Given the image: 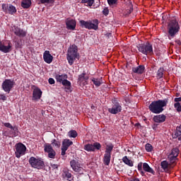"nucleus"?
I'll list each match as a JSON object with an SVG mask.
<instances>
[{
	"instance_id": "obj_1",
	"label": "nucleus",
	"mask_w": 181,
	"mask_h": 181,
	"mask_svg": "<svg viewBox=\"0 0 181 181\" xmlns=\"http://www.w3.org/2000/svg\"><path fill=\"white\" fill-rule=\"evenodd\" d=\"M169 103V99L165 98L164 100H158L152 101L150 105L148 106V109L150 112L154 114H160L164 111L163 107L167 106Z\"/></svg>"
},
{
	"instance_id": "obj_2",
	"label": "nucleus",
	"mask_w": 181,
	"mask_h": 181,
	"mask_svg": "<svg viewBox=\"0 0 181 181\" xmlns=\"http://www.w3.org/2000/svg\"><path fill=\"white\" fill-rule=\"evenodd\" d=\"M180 31V25L177 22V20L173 19L168 22L167 25L168 37L169 40L175 38L177 36Z\"/></svg>"
},
{
	"instance_id": "obj_3",
	"label": "nucleus",
	"mask_w": 181,
	"mask_h": 181,
	"mask_svg": "<svg viewBox=\"0 0 181 181\" xmlns=\"http://www.w3.org/2000/svg\"><path fill=\"white\" fill-rule=\"evenodd\" d=\"M78 52V48L77 45H72L69 47L66 55V59L68 60L69 65H73L74 62L76 61V59H80V54Z\"/></svg>"
},
{
	"instance_id": "obj_4",
	"label": "nucleus",
	"mask_w": 181,
	"mask_h": 181,
	"mask_svg": "<svg viewBox=\"0 0 181 181\" xmlns=\"http://www.w3.org/2000/svg\"><path fill=\"white\" fill-rule=\"evenodd\" d=\"M137 49L139 52L145 55L152 56L154 54L153 45L149 42L139 44L137 45Z\"/></svg>"
},
{
	"instance_id": "obj_5",
	"label": "nucleus",
	"mask_w": 181,
	"mask_h": 181,
	"mask_svg": "<svg viewBox=\"0 0 181 181\" xmlns=\"http://www.w3.org/2000/svg\"><path fill=\"white\" fill-rule=\"evenodd\" d=\"M80 25L83 28L88 30H98L99 26L98 19L89 20L88 21H85V20H80Z\"/></svg>"
},
{
	"instance_id": "obj_6",
	"label": "nucleus",
	"mask_w": 181,
	"mask_h": 181,
	"mask_svg": "<svg viewBox=\"0 0 181 181\" xmlns=\"http://www.w3.org/2000/svg\"><path fill=\"white\" fill-rule=\"evenodd\" d=\"M70 166L74 172L83 175L84 173V169L83 168V165L80 163L78 160H71L70 161Z\"/></svg>"
},
{
	"instance_id": "obj_7",
	"label": "nucleus",
	"mask_w": 181,
	"mask_h": 181,
	"mask_svg": "<svg viewBox=\"0 0 181 181\" xmlns=\"http://www.w3.org/2000/svg\"><path fill=\"white\" fill-rule=\"evenodd\" d=\"M29 163L31 167L38 170L42 169L45 167V163L42 158H36L33 156L30 158Z\"/></svg>"
},
{
	"instance_id": "obj_8",
	"label": "nucleus",
	"mask_w": 181,
	"mask_h": 181,
	"mask_svg": "<svg viewBox=\"0 0 181 181\" xmlns=\"http://www.w3.org/2000/svg\"><path fill=\"white\" fill-rule=\"evenodd\" d=\"M15 86V82L13 80L11 79H5L3 81V83L1 85V88L3 89V91L7 93H10L11 90Z\"/></svg>"
},
{
	"instance_id": "obj_9",
	"label": "nucleus",
	"mask_w": 181,
	"mask_h": 181,
	"mask_svg": "<svg viewBox=\"0 0 181 181\" xmlns=\"http://www.w3.org/2000/svg\"><path fill=\"white\" fill-rule=\"evenodd\" d=\"M122 110V107L117 100H113L112 107L111 108L107 109V111L113 115L118 114L119 112H121Z\"/></svg>"
},
{
	"instance_id": "obj_10",
	"label": "nucleus",
	"mask_w": 181,
	"mask_h": 181,
	"mask_svg": "<svg viewBox=\"0 0 181 181\" xmlns=\"http://www.w3.org/2000/svg\"><path fill=\"white\" fill-rule=\"evenodd\" d=\"M26 146L23 144H17L16 146V157L17 158H21L23 155H25L26 151Z\"/></svg>"
},
{
	"instance_id": "obj_11",
	"label": "nucleus",
	"mask_w": 181,
	"mask_h": 181,
	"mask_svg": "<svg viewBox=\"0 0 181 181\" xmlns=\"http://www.w3.org/2000/svg\"><path fill=\"white\" fill-rule=\"evenodd\" d=\"M3 11L6 13H9L11 15H13L17 12V9L13 4H2Z\"/></svg>"
},
{
	"instance_id": "obj_12",
	"label": "nucleus",
	"mask_w": 181,
	"mask_h": 181,
	"mask_svg": "<svg viewBox=\"0 0 181 181\" xmlns=\"http://www.w3.org/2000/svg\"><path fill=\"white\" fill-rule=\"evenodd\" d=\"M44 151L45 153H47L48 158L54 159L57 155V153L53 149L52 144H46L44 146Z\"/></svg>"
},
{
	"instance_id": "obj_13",
	"label": "nucleus",
	"mask_w": 181,
	"mask_h": 181,
	"mask_svg": "<svg viewBox=\"0 0 181 181\" xmlns=\"http://www.w3.org/2000/svg\"><path fill=\"white\" fill-rule=\"evenodd\" d=\"M71 145H73L72 141H71L70 139H64V141H62V146L61 148L62 156H64L66 155V151Z\"/></svg>"
},
{
	"instance_id": "obj_14",
	"label": "nucleus",
	"mask_w": 181,
	"mask_h": 181,
	"mask_svg": "<svg viewBox=\"0 0 181 181\" xmlns=\"http://www.w3.org/2000/svg\"><path fill=\"white\" fill-rule=\"evenodd\" d=\"M13 32L17 37L20 38H23L27 36V32L22 30V28H19L18 26H13Z\"/></svg>"
},
{
	"instance_id": "obj_15",
	"label": "nucleus",
	"mask_w": 181,
	"mask_h": 181,
	"mask_svg": "<svg viewBox=\"0 0 181 181\" xmlns=\"http://www.w3.org/2000/svg\"><path fill=\"white\" fill-rule=\"evenodd\" d=\"M13 45L8 42V45H5L1 41L0 42V51L3 53H10L12 51Z\"/></svg>"
},
{
	"instance_id": "obj_16",
	"label": "nucleus",
	"mask_w": 181,
	"mask_h": 181,
	"mask_svg": "<svg viewBox=\"0 0 181 181\" xmlns=\"http://www.w3.org/2000/svg\"><path fill=\"white\" fill-rule=\"evenodd\" d=\"M66 28L69 30H75L76 28V22L75 19L67 18L66 20Z\"/></svg>"
},
{
	"instance_id": "obj_17",
	"label": "nucleus",
	"mask_w": 181,
	"mask_h": 181,
	"mask_svg": "<svg viewBox=\"0 0 181 181\" xmlns=\"http://www.w3.org/2000/svg\"><path fill=\"white\" fill-rule=\"evenodd\" d=\"M62 177L63 179H67L68 181H74V177L69 169H64L62 170Z\"/></svg>"
},
{
	"instance_id": "obj_18",
	"label": "nucleus",
	"mask_w": 181,
	"mask_h": 181,
	"mask_svg": "<svg viewBox=\"0 0 181 181\" xmlns=\"http://www.w3.org/2000/svg\"><path fill=\"white\" fill-rule=\"evenodd\" d=\"M88 81V76H86V72H83V74H80L78 78V84L79 85H86Z\"/></svg>"
},
{
	"instance_id": "obj_19",
	"label": "nucleus",
	"mask_w": 181,
	"mask_h": 181,
	"mask_svg": "<svg viewBox=\"0 0 181 181\" xmlns=\"http://www.w3.org/2000/svg\"><path fill=\"white\" fill-rule=\"evenodd\" d=\"M126 10L124 12V16H129L133 11V5H132V1L130 0H127L126 2Z\"/></svg>"
},
{
	"instance_id": "obj_20",
	"label": "nucleus",
	"mask_w": 181,
	"mask_h": 181,
	"mask_svg": "<svg viewBox=\"0 0 181 181\" xmlns=\"http://www.w3.org/2000/svg\"><path fill=\"white\" fill-rule=\"evenodd\" d=\"M43 59L47 64H52L53 61V57L52 56L49 50H46L44 52Z\"/></svg>"
},
{
	"instance_id": "obj_21",
	"label": "nucleus",
	"mask_w": 181,
	"mask_h": 181,
	"mask_svg": "<svg viewBox=\"0 0 181 181\" xmlns=\"http://www.w3.org/2000/svg\"><path fill=\"white\" fill-rule=\"evenodd\" d=\"M42 95V91L40 88H35L33 91V98L35 100H40Z\"/></svg>"
},
{
	"instance_id": "obj_22",
	"label": "nucleus",
	"mask_w": 181,
	"mask_h": 181,
	"mask_svg": "<svg viewBox=\"0 0 181 181\" xmlns=\"http://www.w3.org/2000/svg\"><path fill=\"white\" fill-rule=\"evenodd\" d=\"M167 117L165 115H154L153 120L158 124H162L166 120Z\"/></svg>"
},
{
	"instance_id": "obj_23",
	"label": "nucleus",
	"mask_w": 181,
	"mask_h": 181,
	"mask_svg": "<svg viewBox=\"0 0 181 181\" xmlns=\"http://www.w3.org/2000/svg\"><path fill=\"white\" fill-rule=\"evenodd\" d=\"M143 170H144V172L146 173H148L155 175V170L152 169L151 167L149 166L148 163H143Z\"/></svg>"
},
{
	"instance_id": "obj_24",
	"label": "nucleus",
	"mask_w": 181,
	"mask_h": 181,
	"mask_svg": "<svg viewBox=\"0 0 181 181\" xmlns=\"http://www.w3.org/2000/svg\"><path fill=\"white\" fill-rule=\"evenodd\" d=\"M145 70V66L139 65L136 67L132 68V71L136 74H143Z\"/></svg>"
},
{
	"instance_id": "obj_25",
	"label": "nucleus",
	"mask_w": 181,
	"mask_h": 181,
	"mask_svg": "<svg viewBox=\"0 0 181 181\" xmlns=\"http://www.w3.org/2000/svg\"><path fill=\"white\" fill-rule=\"evenodd\" d=\"M110 160H111V154L105 153L104 157H103L104 165L107 166L110 165Z\"/></svg>"
},
{
	"instance_id": "obj_26",
	"label": "nucleus",
	"mask_w": 181,
	"mask_h": 181,
	"mask_svg": "<svg viewBox=\"0 0 181 181\" xmlns=\"http://www.w3.org/2000/svg\"><path fill=\"white\" fill-rule=\"evenodd\" d=\"M62 84L65 87L66 92L69 91L71 90V83L69 81H68L66 79H64Z\"/></svg>"
},
{
	"instance_id": "obj_27",
	"label": "nucleus",
	"mask_w": 181,
	"mask_h": 181,
	"mask_svg": "<svg viewBox=\"0 0 181 181\" xmlns=\"http://www.w3.org/2000/svg\"><path fill=\"white\" fill-rule=\"evenodd\" d=\"M122 160L125 163V165L129 166V167H133L134 166V162L129 158L125 156L122 158Z\"/></svg>"
},
{
	"instance_id": "obj_28",
	"label": "nucleus",
	"mask_w": 181,
	"mask_h": 181,
	"mask_svg": "<svg viewBox=\"0 0 181 181\" xmlns=\"http://www.w3.org/2000/svg\"><path fill=\"white\" fill-rule=\"evenodd\" d=\"M32 5L31 0H23L21 2V6L23 8H29Z\"/></svg>"
},
{
	"instance_id": "obj_29",
	"label": "nucleus",
	"mask_w": 181,
	"mask_h": 181,
	"mask_svg": "<svg viewBox=\"0 0 181 181\" xmlns=\"http://www.w3.org/2000/svg\"><path fill=\"white\" fill-rule=\"evenodd\" d=\"M67 78L66 74L56 75L55 78L58 83H62L64 80Z\"/></svg>"
},
{
	"instance_id": "obj_30",
	"label": "nucleus",
	"mask_w": 181,
	"mask_h": 181,
	"mask_svg": "<svg viewBox=\"0 0 181 181\" xmlns=\"http://www.w3.org/2000/svg\"><path fill=\"white\" fill-rule=\"evenodd\" d=\"M91 81L97 88L100 87L103 84L102 78H92Z\"/></svg>"
},
{
	"instance_id": "obj_31",
	"label": "nucleus",
	"mask_w": 181,
	"mask_h": 181,
	"mask_svg": "<svg viewBox=\"0 0 181 181\" xmlns=\"http://www.w3.org/2000/svg\"><path fill=\"white\" fill-rule=\"evenodd\" d=\"M114 148V145L112 144H106L105 153L112 154V150Z\"/></svg>"
},
{
	"instance_id": "obj_32",
	"label": "nucleus",
	"mask_w": 181,
	"mask_h": 181,
	"mask_svg": "<svg viewBox=\"0 0 181 181\" xmlns=\"http://www.w3.org/2000/svg\"><path fill=\"white\" fill-rule=\"evenodd\" d=\"M161 168H163L165 172L169 170V163L166 160H163L160 163Z\"/></svg>"
},
{
	"instance_id": "obj_33",
	"label": "nucleus",
	"mask_w": 181,
	"mask_h": 181,
	"mask_svg": "<svg viewBox=\"0 0 181 181\" xmlns=\"http://www.w3.org/2000/svg\"><path fill=\"white\" fill-rule=\"evenodd\" d=\"M83 149L88 152H91V151L94 152V146L93 144H88L84 145Z\"/></svg>"
},
{
	"instance_id": "obj_34",
	"label": "nucleus",
	"mask_w": 181,
	"mask_h": 181,
	"mask_svg": "<svg viewBox=\"0 0 181 181\" xmlns=\"http://www.w3.org/2000/svg\"><path fill=\"white\" fill-rule=\"evenodd\" d=\"M81 3L86 6H92L95 3V0H81Z\"/></svg>"
},
{
	"instance_id": "obj_35",
	"label": "nucleus",
	"mask_w": 181,
	"mask_h": 181,
	"mask_svg": "<svg viewBox=\"0 0 181 181\" xmlns=\"http://www.w3.org/2000/svg\"><path fill=\"white\" fill-rule=\"evenodd\" d=\"M54 148H59L61 146V141L57 139H52L51 144Z\"/></svg>"
},
{
	"instance_id": "obj_36",
	"label": "nucleus",
	"mask_w": 181,
	"mask_h": 181,
	"mask_svg": "<svg viewBox=\"0 0 181 181\" xmlns=\"http://www.w3.org/2000/svg\"><path fill=\"white\" fill-rule=\"evenodd\" d=\"M163 71H164V69L163 67H160L158 69V71H157V76H156L158 79H161L163 78Z\"/></svg>"
},
{
	"instance_id": "obj_37",
	"label": "nucleus",
	"mask_w": 181,
	"mask_h": 181,
	"mask_svg": "<svg viewBox=\"0 0 181 181\" xmlns=\"http://www.w3.org/2000/svg\"><path fill=\"white\" fill-rule=\"evenodd\" d=\"M168 158H169V160H170L171 165H176V160H177V157L170 154L168 156Z\"/></svg>"
},
{
	"instance_id": "obj_38",
	"label": "nucleus",
	"mask_w": 181,
	"mask_h": 181,
	"mask_svg": "<svg viewBox=\"0 0 181 181\" xmlns=\"http://www.w3.org/2000/svg\"><path fill=\"white\" fill-rule=\"evenodd\" d=\"M143 165H144L143 163L141 162L139 163L137 165V169L142 176H145V172L142 168Z\"/></svg>"
},
{
	"instance_id": "obj_39",
	"label": "nucleus",
	"mask_w": 181,
	"mask_h": 181,
	"mask_svg": "<svg viewBox=\"0 0 181 181\" xmlns=\"http://www.w3.org/2000/svg\"><path fill=\"white\" fill-rule=\"evenodd\" d=\"M180 150L178 148H175L172 149V152L170 155H173V156L177 158Z\"/></svg>"
},
{
	"instance_id": "obj_40",
	"label": "nucleus",
	"mask_w": 181,
	"mask_h": 181,
	"mask_svg": "<svg viewBox=\"0 0 181 181\" xmlns=\"http://www.w3.org/2000/svg\"><path fill=\"white\" fill-rule=\"evenodd\" d=\"M68 135L69 137L76 138L78 136V133L76 130H71L69 132Z\"/></svg>"
},
{
	"instance_id": "obj_41",
	"label": "nucleus",
	"mask_w": 181,
	"mask_h": 181,
	"mask_svg": "<svg viewBox=\"0 0 181 181\" xmlns=\"http://www.w3.org/2000/svg\"><path fill=\"white\" fill-rule=\"evenodd\" d=\"M42 4H52L55 2L56 0H40Z\"/></svg>"
},
{
	"instance_id": "obj_42",
	"label": "nucleus",
	"mask_w": 181,
	"mask_h": 181,
	"mask_svg": "<svg viewBox=\"0 0 181 181\" xmlns=\"http://www.w3.org/2000/svg\"><path fill=\"white\" fill-rule=\"evenodd\" d=\"M145 149L147 152H152L153 147L151 144H147L145 145Z\"/></svg>"
},
{
	"instance_id": "obj_43",
	"label": "nucleus",
	"mask_w": 181,
	"mask_h": 181,
	"mask_svg": "<svg viewBox=\"0 0 181 181\" xmlns=\"http://www.w3.org/2000/svg\"><path fill=\"white\" fill-rule=\"evenodd\" d=\"M12 130H13V136H18V133H19V130L18 129V127H16V126H14L13 128H12Z\"/></svg>"
},
{
	"instance_id": "obj_44",
	"label": "nucleus",
	"mask_w": 181,
	"mask_h": 181,
	"mask_svg": "<svg viewBox=\"0 0 181 181\" xmlns=\"http://www.w3.org/2000/svg\"><path fill=\"white\" fill-rule=\"evenodd\" d=\"M93 150H94V151H95V149H96V150H100L101 148H102V146H101V144H100V143H94V144H93Z\"/></svg>"
},
{
	"instance_id": "obj_45",
	"label": "nucleus",
	"mask_w": 181,
	"mask_h": 181,
	"mask_svg": "<svg viewBox=\"0 0 181 181\" xmlns=\"http://www.w3.org/2000/svg\"><path fill=\"white\" fill-rule=\"evenodd\" d=\"M174 108L176 109L177 112H181V105H180V103H175L174 104Z\"/></svg>"
},
{
	"instance_id": "obj_46",
	"label": "nucleus",
	"mask_w": 181,
	"mask_h": 181,
	"mask_svg": "<svg viewBox=\"0 0 181 181\" xmlns=\"http://www.w3.org/2000/svg\"><path fill=\"white\" fill-rule=\"evenodd\" d=\"M118 0H107V4L110 6L117 4Z\"/></svg>"
},
{
	"instance_id": "obj_47",
	"label": "nucleus",
	"mask_w": 181,
	"mask_h": 181,
	"mask_svg": "<svg viewBox=\"0 0 181 181\" xmlns=\"http://www.w3.org/2000/svg\"><path fill=\"white\" fill-rule=\"evenodd\" d=\"M50 167L52 170H59V165L51 163Z\"/></svg>"
},
{
	"instance_id": "obj_48",
	"label": "nucleus",
	"mask_w": 181,
	"mask_h": 181,
	"mask_svg": "<svg viewBox=\"0 0 181 181\" xmlns=\"http://www.w3.org/2000/svg\"><path fill=\"white\" fill-rule=\"evenodd\" d=\"M0 100H1L3 101H6L7 98H6V95H5V93H0Z\"/></svg>"
},
{
	"instance_id": "obj_49",
	"label": "nucleus",
	"mask_w": 181,
	"mask_h": 181,
	"mask_svg": "<svg viewBox=\"0 0 181 181\" xmlns=\"http://www.w3.org/2000/svg\"><path fill=\"white\" fill-rule=\"evenodd\" d=\"M103 15H105V16H107V15H109V13H110V10L108 9V8H105L104 9H103Z\"/></svg>"
},
{
	"instance_id": "obj_50",
	"label": "nucleus",
	"mask_w": 181,
	"mask_h": 181,
	"mask_svg": "<svg viewBox=\"0 0 181 181\" xmlns=\"http://www.w3.org/2000/svg\"><path fill=\"white\" fill-rule=\"evenodd\" d=\"M4 127H6L7 128H10L11 129H13V126L11 123H8V122L4 123Z\"/></svg>"
},
{
	"instance_id": "obj_51",
	"label": "nucleus",
	"mask_w": 181,
	"mask_h": 181,
	"mask_svg": "<svg viewBox=\"0 0 181 181\" xmlns=\"http://www.w3.org/2000/svg\"><path fill=\"white\" fill-rule=\"evenodd\" d=\"M48 83H49V84H50V85H53V84L55 83V81H54V79L50 78L48 79Z\"/></svg>"
},
{
	"instance_id": "obj_52",
	"label": "nucleus",
	"mask_w": 181,
	"mask_h": 181,
	"mask_svg": "<svg viewBox=\"0 0 181 181\" xmlns=\"http://www.w3.org/2000/svg\"><path fill=\"white\" fill-rule=\"evenodd\" d=\"M16 48H22V45L20 44L19 41H15Z\"/></svg>"
},
{
	"instance_id": "obj_53",
	"label": "nucleus",
	"mask_w": 181,
	"mask_h": 181,
	"mask_svg": "<svg viewBox=\"0 0 181 181\" xmlns=\"http://www.w3.org/2000/svg\"><path fill=\"white\" fill-rule=\"evenodd\" d=\"M174 102L175 103H180L181 102V97H180V98H174Z\"/></svg>"
},
{
	"instance_id": "obj_54",
	"label": "nucleus",
	"mask_w": 181,
	"mask_h": 181,
	"mask_svg": "<svg viewBox=\"0 0 181 181\" xmlns=\"http://www.w3.org/2000/svg\"><path fill=\"white\" fill-rule=\"evenodd\" d=\"M180 135H181V133H180L179 132L177 131V132L175 133L174 138H177V137H179Z\"/></svg>"
},
{
	"instance_id": "obj_55",
	"label": "nucleus",
	"mask_w": 181,
	"mask_h": 181,
	"mask_svg": "<svg viewBox=\"0 0 181 181\" xmlns=\"http://www.w3.org/2000/svg\"><path fill=\"white\" fill-rule=\"evenodd\" d=\"M129 181H140V180H139V178L133 177V178H131Z\"/></svg>"
},
{
	"instance_id": "obj_56",
	"label": "nucleus",
	"mask_w": 181,
	"mask_h": 181,
	"mask_svg": "<svg viewBox=\"0 0 181 181\" xmlns=\"http://www.w3.org/2000/svg\"><path fill=\"white\" fill-rule=\"evenodd\" d=\"M177 132L181 134V124L180 126H177Z\"/></svg>"
},
{
	"instance_id": "obj_57",
	"label": "nucleus",
	"mask_w": 181,
	"mask_h": 181,
	"mask_svg": "<svg viewBox=\"0 0 181 181\" xmlns=\"http://www.w3.org/2000/svg\"><path fill=\"white\" fill-rule=\"evenodd\" d=\"M175 43H176L177 45H178L179 46H181V40H175Z\"/></svg>"
},
{
	"instance_id": "obj_58",
	"label": "nucleus",
	"mask_w": 181,
	"mask_h": 181,
	"mask_svg": "<svg viewBox=\"0 0 181 181\" xmlns=\"http://www.w3.org/2000/svg\"><path fill=\"white\" fill-rule=\"evenodd\" d=\"M157 127V125L153 124V125L152 126V129H155V127Z\"/></svg>"
},
{
	"instance_id": "obj_59",
	"label": "nucleus",
	"mask_w": 181,
	"mask_h": 181,
	"mask_svg": "<svg viewBox=\"0 0 181 181\" xmlns=\"http://www.w3.org/2000/svg\"><path fill=\"white\" fill-rule=\"evenodd\" d=\"M178 141H181V136H180L178 137Z\"/></svg>"
}]
</instances>
